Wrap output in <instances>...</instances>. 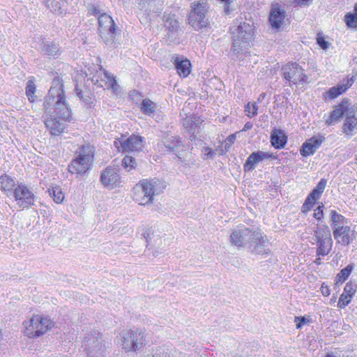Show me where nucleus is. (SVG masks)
<instances>
[{"label": "nucleus", "instance_id": "obj_1", "mask_svg": "<svg viewBox=\"0 0 357 357\" xmlns=\"http://www.w3.org/2000/svg\"><path fill=\"white\" fill-rule=\"evenodd\" d=\"M45 124L52 135H59L65 129V122L72 119L71 111L66 101L63 84L59 77L53 79L44 103Z\"/></svg>", "mask_w": 357, "mask_h": 357}, {"label": "nucleus", "instance_id": "obj_2", "mask_svg": "<svg viewBox=\"0 0 357 357\" xmlns=\"http://www.w3.org/2000/svg\"><path fill=\"white\" fill-rule=\"evenodd\" d=\"M230 243L232 245L241 248L248 244L252 252L258 255H266L270 252L267 248L266 238L258 230H252L245 227L234 229L230 234Z\"/></svg>", "mask_w": 357, "mask_h": 357}, {"label": "nucleus", "instance_id": "obj_3", "mask_svg": "<svg viewBox=\"0 0 357 357\" xmlns=\"http://www.w3.org/2000/svg\"><path fill=\"white\" fill-rule=\"evenodd\" d=\"M232 59L243 61V64L251 62L250 52L248 51L253 40L254 31L252 26L245 22L241 24L234 31Z\"/></svg>", "mask_w": 357, "mask_h": 357}, {"label": "nucleus", "instance_id": "obj_4", "mask_svg": "<svg viewBox=\"0 0 357 357\" xmlns=\"http://www.w3.org/2000/svg\"><path fill=\"white\" fill-rule=\"evenodd\" d=\"M165 182L158 178L143 179L134 188V199L140 205L152 203L153 197L163 192Z\"/></svg>", "mask_w": 357, "mask_h": 357}, {"label": "nucleus", "instance_id": "obj_5", "mask_svg": "<svg viewBox=\"0 0 357 357\" xmlns=\"http://www.w3.org/2000/svg\"><path fill=\"white\" fill-rule=\"evenodd\" d=\"M94 157V148L86 144L76 151L75 158L68 165V171L71 174L82 175L90 169Z\"/></svg>", "mask_w": 357, "mask_h": 357}, {"label": "nucleus", "instance_id": "obj_6", "mask_svg": "<svg viewBox=\"0 0 357 357\" xmlns=\"http://www.w3.org/2000/svg\"><path fill=\"white\" fill-rule=\"evenodd\" d=\"M24 334L29 338L38 337L51 330L54 323L47 317L33 314L32 317L23 323Z\"/></svg>", "mask_w": 357, "mask_h": 357}, {"label": "nucleus", "instance_id": "obj_7", "mask_svg": "<svg viewBox=\"0 0 357 357\" xmlns=\"http://www.w3.org/2000/svg\"><path fill=\"white\" fill-rule=\"evenodd\" d=\"M192 10L188 17L189 24L195 29L199 30L208 25V20L206 18V13L208 6L206 3L194 1L191 4Z\"/></svg>", "mask_w": 357, "mask_h": 357}, {"label": "nucleus", "instance_id": "obj_8", "mask_svg": "<svg viewBox=\"0 0 357 357\" xmlns=\"http://www.w3.org/2000/svg\"><path fill=\"white\" fill-rule=\"evenodd\" d=\"M120 337L121 345L125 351H136L144 345V336L139 330L123 331Z\"/></svg>", "mask_w": 357, "mask_h": 357}, {"label": "nucleus", "instance_id": "obj_9", "mask_svg": "<svg viewBox=\"0 0 357 357\" xmlns=\"http://www.w3.org/2000/svg\"><path fill=\"white\" fill-rule=\"evenodd\" d=\"M99 32L101 38L107 45H112L115 39V23L109 15L102 13L98 17Z\"/></svg>", "mask_w": 357, "mask_h": 357}, {"label": "nucleus", "instance_id": "obj_10", "mask_svg": "<svg viewBox=\"0 0 357 357\" xmlns=\"http://www.w3.org/2000/svg\"><path fill=\"white\" fill-rule=\"evenodd\" d=\"M84 347L88 357H105L106 349L100 334L90 335L85 338Z\"/></svg>", "mask_w": 357, "mask_h": 357}, {"label": "nucleus", "instance_id": "obj_11", "mask_svg": "<svg viewBox=\"0 0 357 357\" xmlns=\"http://www.w3.org/2000/svg\"><path fill=\"white\" fill-rule=\"evenodd\" d=\"M147 247L149 250H153V255L158 256L162 250H164L168 245V241L165 236H162L158 231L148 229L144 234Z\"/></svg>", "mask_w": 357, "mask_h": 357}, {"label": "nucleus", "instance_id": "obj_12", "mask_svg": "<svg viewBox=\"0 0 357 357\" xmlns=\"http://www.w3.org/2000/svg\"><path fill=\"white\" fill-rule=\"evenodd\" d=\"M282 72L285 79L294 84L307 82L308 77L304 70L296 63L286 64L282 68Z\"/></svg>", "mask_w": 357, "mask_h": 357}, {"label": "nucleus", "instance_id": "obj_13", "mask_svg": "<svg viewBox=\"0 0 357 357\" xmlns=\"http://www.w3.org/2000/svg\"><path fill=\"white\" fill-rule=\"evenodd\" d=\"M286 17L285 10L278 3L271 4L268 22L273 29L277 32L280 31L284 24Z\"/></svg>", "mask_w": 357, "mask_h": 357}, {"label": "nucleus", "instance_id": "obj_14", "mask_svg": "<svg viewBox=\"0 0 357 357\" xmlns=\"http://www.w3.org/2000/svg\"><path fill=\"white\" fill-rule=\"evenodd\" d=\"M13 194L19 206L26 208L33 204V194L24 185L20 184L15 188Z\"/></svg>", "mask_w": 357, "mask_h": 357}, {"label": "nucleus", "instance_id": "obj_15", "mask_svg": "<svg viewBox=\"0 0 357 357\" xmlns=\"http://www.w3.org/2000/svg\"><path fill=\"white\" fill-rule=\"evenodd\" d=\"M333 234L337 242L344 245H349L356 238L355 231L347 225L333 229Z\"/></svg>", "mask_w": 357, "mask_h": 357}, {"label": "nucleus", "instance_id": "obj_16", "mask_svg": "<svg viewBox=\"0 0 357 357\" xmlns=\"http://www.w3.org/2000/svg\"><path fill=\"white\" fill-rule=\"evenodd\" d=\"M119 141L123 152L139 151L143 148V141L140 136L132 135L127 139L121 138Z\"/></svg>", "mask_w": 357, "mask_h": 357}, {"label": "nucleus", "instance_id": "obj_17", "mask_svg": "<svg viewBox=\"0 0 357 357\" xmlns=\"http://www.w3.org/2000/svg\"><path fill=\"white\" fill-rule=\"evenodd\" d=\"M357 73L353 75L351 77H346L342 80V84H337L335 86L331 87L327 92L326 98L334 99L340 95L344 93L349 88H350L356 80Z\"/></svg>", "mask_w": 357, "mask_h": 357}, {"label": "nucleus", "instance_id": "obj_18", "mask_svg": "<svg viewBox=\"0 0 357 357\" xmlns=\"http://www.w3.org/2000/svg\"><path fill=\"white\" fill-rule=\"evenodd\" d=\"M272 158H273V155L268 152L261 151L253 152L248 156L247 160L245 161L243 166L244 170L245 172L252 171L260 162L264 160L271 159Z\"/></svg>", "mask_w": 357, "mask_h": 357}, {"label": "nucleus", "instance_id": "obj_19", "mask_svg": "<svg viewBox=\"0 0 357 357\" xmlns=\"http://www.w3.org/2000/svg\"><path fill=\"white\" fill-rule=\"evenodd\" d=\"M98 77L101 78V81L105 82V84L107 88L111 89L114 93L118 91L119 86L113 75L105 70L103 68H100L99 70L97 71L96 75L93 77L92 81L98 83Z\"/></svg>", "mask_w": 357, "mask_h": 357}, {"label": "nucleus", "instance_id": "obj_20", "mask_svg": "<svg viewBox=\"0 0 357 357\" xmlns=\"http://www.w3.org/2000/svg\"><path fill=\"white\" fill-rule=\"evenodd\" d=\"M120 176L115 169L107 167L102 173L100 181L104 186L113 188L119 182Z\"/></svg>", "mask_w": 357, "mask_h": 357}, {"label": "nucleus", "instance_id": "obj_21", "mask_svg": "<svg viewBox=\"0 0 357 357\" xmlns=\"http://www.w3.org/2000/svg\"><path fill=\"white\" fill-rule=\"evenodd\" d=\"M323 138L321 137L310 138L303 144L301 154L305 157L314 154L321 146Z\"/></svg>", "mask_w": 357, "mask_h": 357}, {"label": "nucleus", "instance_id": "obj_22", "mask_svg": "<svg viewBox=\"0 0 357 357\" xmlns=\"http://www.w3.org/2000/svg\"><path fill=\"white\" fill-rule=\"evenodd\" d=\"M172 61L181 77H186L190 74L191 64L189 60L182 57L173 56Z\"/></svg>", "mask_w": 357, "mask_h": 357}, {"label": "nucleus", "instance_id": "obj_23", "mask_svg": "<svg viewBox=\"0 0 357 357\" xmlns=\"http://www.w3.org/2000/svg\"><path fill=\"white\" fill-rule=\"evenodd\" d=\"M317 255L319 256H326L332 250L333 239L331 236L326 238L316 239Z\"/></svg>", "mask_w": 357, "mask_h": 357}, {"label": "nucleus", "instance_id": "obj_24", "mask_svg": "<svg viewBox=\"0 0 357 357\" xmlns=\"http://www.w3.org/2000/svg\"><path fill=\"white\" fill-rule=\"evenodd\" d=\"M271 145L278 149H282L287 143V136L282 130L274 129L271 135Z\"/></svg>", "mask_w": 357, "mask_h": 357}, {"label": "nucleus", "instance_id": "obj_25", "mask_svg": "<svg viewBox=\"0 0 357 357\" xmlns=\"http://www.w3.org/2000/svg\"><path fill=\"white\" fill-rule=\"evenodd\" d=\"M15 185V180L10 176L4 174L0 176V189L7 195L12 194Z\"/></svg>", "mask_w": 357, "mask_h": 357}, {"label": "nucleus", "instance_id": "obj_26", "mask_svg": "<svg viewBox=\"0 0 357 357\" xmlns=\"http://www.w3.org/2000/svg\"><path fill=\"white\" fill-rule=\"evenodd\" d=\"M165 26L169 33L174 34L178 28V22L175 19V16L171 14H165L163 16Z\"/></svg>", "mask_w": 357, "mask_h": 357}, {"label": "nucleus", "instance_id": "obj_27", "mask_svg": "<svg viewBox=\"0 0 357 357\" xmlns=\"http://www.w3.org/2000/svg\"><path fill=\"white\" fill-rule=\"evenodd\" d=\"M331 227L333 229H336L338 227L345 226L347 223V219L341 214L337 213L335 211H331L330 212Z\"/></svg>", "mask_w": 357, "mask_h": 357}, {"label": "nucleus", "instance_id": "obj_28", "mask_svg": "<svg viewBox=\"0 0 357 357\" xmlns=\"http://www.w3.org/2000/svg\"><path fill=\"white\" fill-rule=\"evenodd\" d=\"M43 52L49 56H57L59 54V47L53 42H43L41 44Z\"/></svg>", "mask_w": 357, "mask_h": 357}, {"label": "nucleus", "instance_id": "obj_29", "mask_svg": "<svg viewBox=\"0 0 357 357\" xmlns=\"http://www.w3.org/2000/svg\"><path fill=\"white\" fill-rule=\"evenodd\" d=\"M199 123L200 122L199 119L195 116L187 117L183 121V125L185 129L190 133H192V135L195 132V130L198 128Z\"/></svg>", "mask_w": 357, "mask_h": 357}, {"label": "nucleus", "instance_id": "obj_30", "mask_svg": "<svg viewBox=\"0 0 357 357\" xmlns=\"http://www.w3.org/2000/svg\"><path fill=\"white\" fill-rule=\"evenodd\" d=\"M346 108L344 105H340L335 108L331 114L328 119L326 120L327 124H331L333 121L338 120L343 114H346Z\"/></svg>", "mask_w": 357, "mask_h": 357}, {"label": "nucleus", "instance_id": "obj_31", "mask_svg": "<svg viewBox=\"0 0 357 357\" xmlns=\"http://www.w3.org/2000/svg\"><path fill=\"white\" fill-rule=\"evenodd\" d=\"M326 179H321L315 188L312 190V192L308 195L310 197V199H312L314 200H317L321 195L323 193L326 185Z\"/></svg>", "mask_w": 357, "mask_h": 357}, {"label": "nucleus", "instance_id": "obj_32", "mask_svg": "<svg viewBox=\"0 0 357 357\" xmlns=\"http://www.w3.org/2000/svg\"><path fill=\"white\" fill-rule=\"evenodd\" d=\"M314 236L315 239L326 238L331 236V231L326 224H323L318 225L314 230Z\"/></svg>", "mask_w": 357, "mask_h": 357}, {"label": "nucleus", "instance_id": "obj_33", "mask_svg": "<svg viewBox=\"0 0 357 357\" xmlns=\"http://www.w3.org/2000/svg\"><path fill=\"white\" fill-rule=\"evenodd\" d=\"M157 105L155 102L149 99H144L142 100L141 105V110L145 114H151L156 109Z\"/></svg>", "mask_w": 357, "mask_h": 357}, {"label": "nucleus", "instance_id": "obj_34", "mask_svg": "<svg viewBox=\"0 0 357 357\" xmlns=\"http://www.w3.org/2000/svg\"><path fill=\"white\" fill-rule=\"evenodd\" d=\"M49 195L53 197L54 201L57 204H61L64 199V194L61 189L58 187H53L48 189Z\"/></svg>", "mask_w": 357, "mask_h": 357}, {"label": "nucleus", "instance_id": "obj_35", "mask_svg": "<svg viewBox=\"0 0 357 357\" xmlns=\"http://www.w3.org/2000/svg\"><path fill=\"white\" fill-rule=\"evenodd\" d=\"M357 121H356V120H351L346 117L345 123L343 127L344 132L349 137L352 136V132L355 129Z\"/></svg>", "mask_w": 357, "mask_h": 357}, {"label": "nucleus", "instance_id": "obj_36", "mask_svg": "<svg viewBox=\"0 0 357 357\" xmlns=\"http://www.w3.org/2000/svg\"><path fill=\"white\" fill-rule=\"evenodd\" d=\"M181 141L176 137L172 136L169 139L165 142V146L172 150L173 152H176V149L181 146Z\"/></svg>", "mask_w": 357, "mask_h": 357}, {"label": "nucleus", "instance_id": "obj_37", "mask_svg": "<svg viewBox=\"0 0 357 357\" xmlns=\"http://www.w3.org/2000/svg\"><path fill=\"white\" fill-rule=\"evenodd\" d=\"M36 90V87L33 81L29 80L26 86V94L28 97L29 100L31 102H33L35 101V92Z\"/></svg>", "mask_w": 357, "mask_h": 357}, {"label": "nucleus", "instance_id": "obj_38", "mask_svg": "<svg viewBox=\"0 0 357 357\" xmlns=\"http://www.w3.org/2000/svg\"><path fill=\"white\" fill-rule=\"evenodd\" d=\"M352 269L353 266L351 265H348L342 269L336 277L337 282H343L349 276Z\"/></svg>", "mask_w": 357, "mask_h": 357}, {"label": "nucleus", "instance_id": "obj_39", "mask_svg": "<svg viewBox=\"0 0 357 357\" xmlns=\"http://www.w3.org/2000/svg\"><path fill=\"white\" fill-rule=\"evenodd\" d=\"M147 357H171L170 351L169 349L165 347H158L155 349L153 350V352L151 355H149Z\"/></svg>", "mask_w": 357, "mask_h": 357}, {"label": "nucleus", "instance_id": "obj_40", "mask_svg": "<svg viewBox=\"0 0 357 357\" xmlns=\"http://www.w3.org/2000/svg\"><path fill=\"white\" fill-rule=\"evenodd\" d=\"M137 162L135 159L130 155H126L122 160V165L128 171H130L131 169L135 168Z\"/></svg>", "mask_w": 357, "mask_h": 357}, {"label": "nucleus", "instance_id": "obj_41", "mask_svg": "<svg viewBox=\"0 0 357 357\" xmlns=\"http://www.w3.org/2000/svg\"><path fill=\"white\" fill-rule=\"evenodd\" d=\"M61 1L54 0L51 2V5L47 3V7L57 14H62L61 7L63 6L66 0H60Z\"/></svg>", "mask_w": 357, "mask_h": 357}, {"label": "nucleus", "instance_id": "obj_42", "mask_svg": "<svg viewBox=\"0 0 357 357\" xmlns=\"http://www.w3.org/2000/svg\"><path fill=\"white\" fill-rule=\"evenodd\" d=\"M258 107L256 102H248L245 107V112L249 117L255 116L257 114Z\"/></svg>", "mask_w": 357, "mask_h": 357}, {"label": "nucleus", "instance_id": "obj_43", "mask_svg": "<svg viewBox=\"0 0 357 357\" xmlns=\"http://www.w3.org/2000/svg\"><path fill=\"white\" fill-rule=\"evenodd\" d=\"M345 22L348 26L351 28L357 27V14L347 13L345 15Z\"/></svg>", "mask_w": 357, "mask_h": 357}, {"label": "nucleus", "instance_id": "obj_44", "mask_svg": "<svg viewBox=\"0 0 357 357\" xmlns=\"http://www.w3.org/2000/svg\"><path fill=\"white\" fill-rule=\"evenodd\" d=\"M352 298V296L347 295L344 293H342L340 296L337 307L340 308H343L346 307L351 302Z\"/></svg>", "mask_w": 357, "mask_h": 357}, {"label": "nucleus", "instance_id": "obj_45", "mask_svg": "<svg viewBox=\"0 0 357 357\" xmlns=\"http://www.w3.org/2000/svg\"><path fill=\"white\" fill-rule=\"evenodd\" d=\"M345 117L357 121V103L350 107L346 108Z\"/></svg>", "mask_w": 357, "mask_h": 357}, {"label": "nucleus", "instance_id": "obj_46", "mask_svg": "<svg viewBox=\"0 0 357 357\" xmlns=\"http://www.w3.org/2000/svg\"><path fill=\"white\" fill-rule=\"evenodd\" d=\"M202 152L204 160L212 159L215 155V152L208 146L203 147Z\"/></svg>", "mask_w": 357, "mask_h": 357}, {"label": "nucleus", "instance_id": "obj_47", "mask_svg": "<svg viewBox=\"0 0 357 357\" xmlns=\"http://www.w3.org/2000/svg\"><path fill=\"white\" fill-rule=\"evenodd\" d=\"M356 287L355 283L349 282L345 285L343 293L353 297L356 291Z\"/></svg>", "mask_w": 357, "mask_h": 357}, {"label": "nucleus", "instance_id": "obj_48", "mask_svg": "<svg viewBox=\"0 0 357 357\" xmlns=\"http://www.w3.org/2000/svg\"><path fill=\"white\" fill-rule=\"evenodd\" d=\"M315 200L312 199H310V197L307 196L305 203L302 206V212L307 213L314 206Z\"/></svg>", "mask_w": 357, "mask_h": 357}, {"label": "nucleus", "instance_id": "obj_49", "mask_svg": "<svg viewBox=\"0 0 357 357\" xmlns=\"http://www.w3.org/2000/svg\"><path fill=\"white\" fill-rule=\"evenodd\" d=\"M324 205L319 206L314 212L313 216L317 220H321L324 218V212H323Z\"/></svg>", "mask_w": 357, "mask_h": 357}, {"label": "nucleus", "instance_id": "obj_50", "mask_svg": "<svg viewBox=\"0 0 357 357\" xmlns=\"http://www.w3.org/2000/svg\"><path fill=\"white\" fill-rule=\"evenodd\" d=\"M235 139L236 135L234 134L229 135L225 140V149H229L231 145L234 144Z\"/></svg>", "mask_w": 357, "mask_h": 357}, {"label": "nucleus", "instance_id": "obj_51", "mask_svg": "<svg viewBox=\"0 0 357 357\" xmlns=\"http://www.w3.org/2000/svg\"><path fill=\"white\" fill-rule=\"evenodd\" d=\"M88 10H89V13L91 15L102 14L100 12V10L98 8V7L96 6L95 5H91V4L89 5Z\"/></svg>", "mask_w": 357, "mask_h": 357}, {"label": "nucleus", "instance_id": "obj_52", "mask_svg": "<svg viewBox=\"0 0 357 357\" xmlns=\"http://www.w3.org/2000/svg\"><path fill=\"white\" fill-rule=\"evenodd\" d=\"M317 43L319 44V45L322 48V49H327L328 47V42H327L326 40H325L324 38H317Z\"/></svg>", "mask_w": 357, "mask_h": 357}, {"label": "nucleus", "instance_id": "obj_53", "mask_svg": "<svg viewBox=\"0 0 357 357\" xmlns=\"http://www.w3.org/2000/svg\"><path fill=\"white\" fill-rule=\"evenodd\" d=\"M320 291H321L322 295L324 296H328L330 295L329 287L327 285H326L324 283L322 284V285L320 288Z\"/></svg>", "mask_w": 357, "mask_h": 357}, {"label": "nucleus", "instance_id": "obj_54", "mask_svg": "<svg viewBox=\"0 0 357 357\" xmlns=\"http://www.w3.org/2000/svg\"><path fill=\"white\" fill-rule=\"evenodd\" d=\"M296 4L299 6H309L313 0H294Z\"/></svg>", "mask_w": 357, "mask_h": 357}, {"label": "nucleus", "instance_id": "obj_55", "mask_svg": "<svg viewBox=\"0 0 357 357\" xmlns=\"http://www.w3.org/2000/svg\"><path fill=\"white\" fill-rule=\"evenodd\" d=\"M75 93H76V95L80 98V99H83V97L82 96V90L78 89V88H75Z\"/></svg>", "mask_w": 357, "mask_h": 357}, {"label": "nucleus", "instance_id": "obj_56", "mask_svg": "<svg viewBox=\"0 0 357 357\" xmlns=\"http://www.w3.org/2000/svg\"><path fill=\"white\" fill-rule=\"evenodd\" d=\"M252 127V124L250 123H246L244 126L243 130H250Z\"/></svg>", "mask_w": 357, "mask_h": 357}, {"label": "nucleus", "instance_id": "obj_57", "mask_svg": "<svg viewBox=\"0 0 357 357\" xmlns=\"http://www.w3.org/2000/svg\"><path fill=\"white\" fill-rule=\"evenodd\" d=\"M305 322V319L304 317H302L301 319V322L296 324V328H300L301 327V325Z\"/></svg>", "mask_w": 357, "mask_h": 357}, {"label": "nucleus", "instance_id": "obj_58", "mask_svg": "<svg viewBox=\"0 0 357 357\" xmlns=\"http://www.w3.org/2000/svg\"><path fill=\"white\" fill-rule=\"evenodd\" d=\"M266 97V93H262L259 95V98H258V102H261Z\"/></svg>", "mask_w": 357, "mask_h": 357}, {"label": "nucleus", "instance_id": "obj_59", "mask_svg": "<svg viewBox=\"0 0 357 357\" xmlns=\"http://www.w3.org/2000/svg\"><path fill=\"white\" fill-rule=\"evenodd\" d=\"M224 12L225 14H229L230 13L229 4H226Z\"/></svg>", "mask_w": 357, "mask_h": 357}, {"label": "nucleus", "instance_id": "obj_60", "mask_svg": "<svg viewBox=\"0 0 357 357\" xmlns=\"http://www.w3.org/2000/svg\"><path fill=\"white\" fill-rule=\"evenodd\" d=\"M315 263H317V264H321V259L320 258H318L315 260Z\"/></svg>", "mask_w": 357, "mask_h": 357}, {"label": "nucleus", "instance_id": "obj_61", "mask_svg": "<svg viewBox=\"0 0 357 357\" xmlns=\"http://www.w3.org/2000/svg\"><path fill=\"white\" fill-rule=\"evenodd\" d=\"M326 357H335V356L331 354H328L326 356Z\"/></svg>", "mask_w": 357, "mask_h": 357}, {"label": "nucleus", "instance_id": "obj_62", "mask_svg": "<svg viewBox=\"0 0 357 357\" xmlns=\"http://www.w3.org/2000/svg\"><path fill=\"white\" fill-rule=\"evenodd\" d=\"M354 10L356 11V13H357V3H356L355 6H354Z\"/></svg>", "mask_w": 357, "mask_h": 357}, {"label": "nucleus", "instance_id": "obj_63", "mask_svg": "<svg viewBox=\"0 0 357 357\" xmlns=\"http://www.w3.org/2000/svg\"><path fill=\"white\" fill-rule=\"evenodd\" d=\"M299 319H300V318H299V317H295V321H296V322L297 321V320H299Z\"/></svg>", "mask_w": 357, "mask_h": 357}]
</instances>
